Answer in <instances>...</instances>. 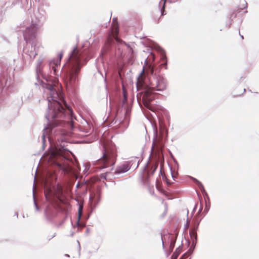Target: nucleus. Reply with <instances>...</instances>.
I'll list each match as a JSON object with an SVG mask.
<instances>
[{"instance_id": "26", "label": "nucleus", "mask_w": 259, "mask_h": 259, "mask_svg": "<svg viewBox=\"0 0 259 259\" xmlns=\"http://www.w3.org/2000/svg\"><path fill=\"white\" fill-rule=\"evenodd\" d=\"M208 209H209V208H208L207 207V206H206L205 209H204V212L203 213H204V214H203V217L206 214V213L207 212V211H208Z\"/></svg>"}, {"instance_id": "30", "label": "nucleus", "mask_w": 259, "mask_h": 259, "mask_svg": "<svg viewBox=\"0 0 259 259\" xmlns=\"http://www.w3.org/2000/svg\"><path fill=\"white\" fill-rule=\"evenodd\" d=\"M244 1V2L245 3V6H244L243 8H242L241 9H245L246 8H247V3L246 2V1L245 0H243Z\"/></svg>"}, {"instance_id": "2", "label": "nucleus", "mask_w": 259, "mask_h": 259, "mask_svg": "<svg viewBox=\"0 0 259 259\" xmlns=\"http://www.w3.org/2000/svg\"><path fill=\"white\" fill-rule=\"evenodd\" d=\"M82 58L81 53L75 47L69 55L68 62L62 68V77L68 92L73 93L78 85Z\"/></svg>"}, {"instance_id": "31", "label": "nucleus", "mask_w": 259, "mask_h": 259, "mask_svg": "<svg viewBox=\"0 0 259 259\" xmlns=\"http://www.w3.org/2000/svg\"><path fill=\"white\" fill-rule=\"evenodd\" d=\"M161 240H162V247L164 248V242H163V237H162V235H161Z\"/></svg>"}, {"instance_id": "8", "label": "nucleus", "mask_w": 259, "mask_h": 259, "mask_svg": "<svg viewBox=\"0 0 259 259\" xmlns=\"http://www.w3.org/2000/svg\"><path fill=\"white\" fill-rule=\"evenodd\" d=\"M131 167V165L130 164V162L126 161L118 166L115 169L114 174L115 175H119L121 174L126 172L130 170Z\"/></svg>"}, {"instance_id": "42", "label": "nucleus", "mask_w": 259, "mask_h": 259, "mask_svg": "<svg viewBox=\"0 0 259 259\" xmlns=\"http://www.w3.org/2000/svg\"><path fill=\"white\" fill-rule=\"evenodd\" d=\"M138 166V163L137 164L136 167H137Z\"/></svg>"}, {"instance_id": "33", "label": "nucleus", "mask_w": 259, "mask_h": 259, "mask_svg": "<svg viewBox=\"0 0 259 259\" xmlns=\"http://www.w3.org/2000/svg\"><path fill=\"white\" fill-rule=\"evenodd\" d=\"M113 20L114 22L116 21L117 22V18H114L113 19Z\"/></svg>"}, {"instance_id": "13", "label": "nucleus", "mask_w": 259, "mask_h": 259, "mask_svg": "<svg viewBox=\"0 0 259 259\" xmlns=\"http://www.w3.org/2000/svg\"><path fill=\"white\" fill-rule=\"evenodd\" d=\"M157 50L160 54L161 59L162 60H163V61H164L163 64L165 65H167L166 57L165 55V52L164 50L162 48L160 47L159 46L158 47Z\"/></svg>"}, {"instance_id": "21", "label": "nucleus", "mask_w": 259, "mask_h": 259, "mask_svg": "<svg viewBox=\"0 0 259 259\" xmlns=\"http://www.w3.org/2000/svg\"><path fill=\"white\" fill-rule=\"evenodd\" d=\"M175 242H176V241L174 240H171V242H170V245H169V248L170 249H171V250L172 251L175 247Z\"/></svg>"}, {"instance_id": "5", "label": "nucleus", "mask_w": 259, "mask_h": 259, "mask_svg": "<svg viewBox=\"0 0 259 259\" xmlns=\"http://www.w3.org/2000/svg\"><path fill=\"white\" fill-rule=\"evenodd\" d=\"M103 155L98 160V167L104 169L113 166L116 161V151L113 146L103 145Z\"/></svg>"}, {"instance_id": "4", "label": "nucleus", "mask_w": 259, "mask_h": 259, "mask_svg": "<svg viewBox=\"0 0 259 259\" xmlns=\"http://www.w3.org/2000/svg\"><path fill=\"white\" fill-rule=\"evenodd\" d=\"M34 16L36 19L35 23L26 26L25 30L23 31V37L26 43L35 38L38 28V25L35 23L37 22L39 23H43L46 19V12L43 8H40L34 12Z\"/></svg>"}, {"instance_id": "27", "label": "nucleus", "mask_w": 259, "mask_h": 259, "mask_svg": "<svg viewBox=\"0 0 259 259\" xmlns=\"http://www.w3.org/2000/svg\"><path fill=\"white\" fill-rule=\"evenodd\" d=\"M3 82L0 78V90H1V91L3 89Z\"/></svg>"}, {"instance_id": "32", "label": "nucleus", "mask_w": 259, "mask_h": 259, "mask_svg": "<svg viewBox=\"0 0 259 259\" xmlns=\"http://www.w3.org/2000/svg\"><path fill=\"white\" fill-rule=\"evenodd\" d=\"M164 10H163L162 9L161 10V13L162 15H164Z\"/></svg>"}, {"instance_id": "7", "label": "nucleus", "mask_w": 259, "mask_h": 259, "mask_svg": "<svg viewBox=\"0 0 259 259\" xmlns=\"http://www.w3.org/2000/svg\"><path fill=\"white\" fill-rule=\"evenodd\" d=\"M41 48L42 47L40 45L35 42H32L30 48L28 49L24 47L23 49L24 54L23 55L24 59H26V58L28 57L30 61L33 60L35 57L37 55L39 49Z\"/></svg>"}, {"instance_id": "18", "label": "nucleus", "mask_w": 259, "mask_h": 259, "mask_svg": "<svg viewBox=\"0 0 259 259\" xmlns=\"http://www.w3.org/2000/svg\"><path fill=\"white\" fill-rule=\"evenodd\" d=\"M181 252V249L180 247H178L176 249L175 251L172 254L171 259H177L178 256L179 255Z\"/></svg>"}, {"instance_id": "19", "label": "nucleus", "mask_w": 259, "mask_h": 259, "mask_svg": "<svg viewBox=\"0 0 259 259\" xmlns=\"http://www.w3.org/2000/svg\"><path fill=\"white\" fill-rule=\"evenodd\" d=\"M123 99L122 100V104L123 105L126 103L127 101V96L126 92L123 90Z\"/></svg>"}, {"instance_id": "23", "label": "nucleus", "mask_w": 259, "mask_h": 259, "mask_svg": "<svg viewBox=\"0 0 259 259\" xmlns=\"http://www.w3.org/2000/svg\"><path fill=\"white\" fill-rule=\"evenodd\" d=\"M33 199H34V205H35V208L36 209V210H39V207H38V206L37 205L35 200V198H34V196H33Z\"/></svg>"}, {"instance_id": "16", "label": "nucleus", "mask_w": 259, "mask_h": 259, "mask_svg": "<svg viewBox=\"0 0 259 259\" xmlns=\"http://www.w3.org/2000/svg\"><path fill=\"white\" fill-rule=\"evenodd\" d=\"M83 209L82 206L81 205H79V209H78V220L76 222V225L78 227H81L83 228L85 226V225L84 224H81L80 223V220L81 216V210Z\"/></svg>"}, {"instance_id": "3", "label": "nucleus", "mask_w": 259, "mask_h": 259, "mask_svg": "<svg viewBox=\"0 0 259 259\" xmlns=\"http://www.w3.org/2000/svg\"><path fill=\"white\" fill-rule=\"evenodd\" d=\"M149 84L146 85L142 92V102L148 109L151 110V102L154 99V91H163L167 87L166 80L161 76L149 78Z\"/></svg>"}, {"instance_id": "36", "label": "nucleus", "mask_w": 259, "mask_h": 259, "mask_svg": "<svg viewBox=\"0 0 259 259\" xmlns=\"http://www.w3.org/2000/svg\"><path fill=\"white\" fill-rule=\"evenodd\" d=\"M144 71V69H143V70H142V72H141V73L140 74V75H142V74L143 73Z\"/></svg>"}, {"instance_id": "39", "label": "nucleus", "mask_w": 259, "mask_h": 259, "mask_svg": "<svg viewBox=\"0 0 259 259\" xmlns=\"http://www.w3.org/2000/svg\"><path fill=\"white\" fill-rule=\"evenodd\" d=\"M74 235V233L72 232L71 234V236H73Z\"/></svg>"}, {"instance_id": "35", "label": "nucleus", "mask_w": 259, "mask_h": 259, "mask_svg": "<svg viewBox=\"0 0 259 259\" xmlns=\"http://www.w3.org/2000/svg\"><path fill=\"white\" fill-rule=\"evenodd\" d=\"M56 235V233H54L52 236V238H53L54 237H55Z\"/></svg>"}, {"instance_id": "17", "label": "nucleus", "mask_w": 259, "mask_h": 259, "mask_svg": "<svg viewBox=\"0 0 259 259\" xmlns=\"http://www.w3.org/2000/svg\"><path fill=\"white\" fill-rule=\"evenodd\" d=\"M160 132L162 138L167 135V131L165 126H160Z\"/></svg>"}, {"instance_id": "28", "label": "nucleus", "mask_w": 259, "mask_h": 259, "mask_svg": "<svg viewBox=\"0 0 259 259\" xmlns=\"http://www.w3.org/2000/svg\"><path fill=\"white\" fill-rule=\"evenodd\" d=\"M202 206H201L197 213V215H199V214H200L202 211Z\"/></svg>"}, {"instance_id": "40", "label": "nucleus", "mask_w": 259, "mask_h": 259, "mask_svg": "<svg viewBox=\"0 0 259 259\" xmlns=\"http://www.w3.org/2000/svg\"><path fill=\"white\" fill-rule=\"evenodd\" d=\"M79 187V184L78 183L77 185H76V187L78 188Z\"/></svg>"}, {"instance_id": "9", "label": "nucleus", "mask_w": 259, "mask_h": 259, "mask_svg": "<svg viewBox=\"0 0 259 259\" xmlns=\"http://www.w3.org/2000/svg\"><path fill=\"white\" fill-rule=\"evenodd\" d=\"M202 218L200 219L199 221H197L196 225L190 231V236L192 240V242L193 244L196 243L197 242V230L198 228V226L199 225V223L200 222Z\"/></svg>"}, {"instance_id": "38", "label": "nucleus", "mask_w": 259, "mask_h": 259, "mask_svg": "<svg viewBox=\"0 0 259 259\" xmlns=\"http://www.w3.org/2000/svg\"><path fill=\"white\" fill-rule=\"evenodd\" d=\"M137 100L138 101H139V97L138 95H137Z\"/></svg>"}, {"instance_id": "22", "label": "nucleus", "mask_w": 259, "mask_h": 259, "mask_svg": "<svg viewBox=\"0 0 259 259\" xmlns=\"http://www.w3.org/2000/svg\"><path fill=\"white\" fill-rule=\"evenodd\" d=\"M116 41L118 43L124 44L125 45H126L127 46V48H130V46L129 45L126 44L124 41H122L121 40H120L119 38H117L116 39Z\"/></svg>"}, {"instance_id": "14", "label": "nucleus", "mask_w": 259, "mask_h": 259, "mask_svg": "<svg viewBox=\"0 0 259 259\" xmlns=\"http://www.w3.org/2000/svg\"><path fill=\"white\" fill-rule=\"evenodd\" d=\"M45 197L47 201H51L53 199V193L50 188H47L45 191Z\"/></svg>"}, {"instance_id": "6", "label": "nucleus", "mask_w": 259, "mask_h": 259, "mask_svg": "<svg viewBox=\"0 0 259 259\" xmlns=\"http://www.w3.org/2000/svg\"><path fill=\"white\" fill-rule=\"evenodd\" d=\"M131 112V107L130 106H127L124 109V118L119 119L118 118L114 119L112 122H114L115 127H117L120 128V132H123L127 128L129 123L130 117ZM118 113L116 115V118L118 117Z\"/></svg>"}, {"instance_id": "25", "label": "nucleus", "mask_w": 259, "mask_h": 259, "mask_svg": "<svg viewBox=\"0 0 259 259\" xmlns=\"http://www.w3.org/2000/svg\"><path fill=\"white\" fill-rule=\"evenodd\" d=\"M148 71L152 75L153 74L154 69H153V68L150 67L149 68Z\"/></svg>"}, {"instance_id": "11", "label": "nucleus", "mask_w": 259, "mask_h": 259, "mask_svg": "<svg viewBox=\"0 0 259 259\" xmlns=\"http://www.w3.org/2000/svg\"><path fill=\"white\" fill-rule=\"evenodd\" d=\"M111 48V40H108L105 44L104 47L102 49L101 55L102 56L105 55L108 52L110 51Z\"/></svg>"}, {"instance_id": "15", "label": "nucleus", "mask_w": 259, "mask_h": 259, "mask_svg": "<svg viewBox=\"0 0 259 259\" xmlns=\"http://www.w3.org/2000/svg\"><path fill=\"white\" fill-rule=\"evenodd\" d=\"M157 166L158 164H154L151 166L150 170H148V171H147L146 179L148 180L150 177V175H152L154 173L156 169H157Z\"/></svg>"}, {"instance_id": "37", "label": "nucleus", "mask_w": 259, "mask_h": 259, "mask_svg": "<svg viewBox=\"0 0 259 259\" xmlns=\"http://www.w3.org/2000/svg\"><path fill=\"white\" fill-rule=\"evenodd\" d=\"M179 0H173V2L174 3H175V2H178Z\"/></svg>"}, {"instance_id": "1", "label": "nucleus", "mask_w": 259, "mask_h": 259, "mask_svg": "<svg viewBox=\"0 0 259 259\" xmlns=\"http://www.w3.org/2000/svg\"><path fill=\"white\" fill-rule=\"evenodd\" d=\"M45 58L40 56L37 61L36 73L37 82L36 85L41 84L42 87L46 88L49 90V97H48V110L46 114V118L48 123L45 126L42 135L43 142V149L45 142V135L51 133L56 126L59 124H63L65 127L73 130L74 124L73 121V112L70 109L64 100L62 93H58L51 84H46L44 85V82L39 78V75L42 76L41 64Z\"/></svg>"}, {"instance_id": "29", "label": "nucleus", "mask_w": 259, "mask_h": 259, "mask_svg": "<svg viewBox=\"0 0 259 259\" xmlns=\"http://www.w3.org/2000/svg\"><path fill=\"white\" fill-rule=\"evenodd\" d=\"M54 154H55V153H54V152H51V155H50V156L49 157V159L53 158Z\"/></svg>"}, {"instance_id": "24", "label": "nucleus", "mask_w": 259, "mask_h": 259, "mask_svg": "<svg viewBox=\"0 0 259 259\" xmlns=\"http://www.w3.org/2000/svg\"><path fill=\"white\" fill-rule=\"evenodd\" d=\"M155 137H154V140H153V145L154 144H155V142H156V140H157V131L155 132ZM153 147V146H152V148Z\"/></svg>"}, {"instance_id": "10", "label": "nucleus", "mask_w": 259, "mask_h": 259, "mask_svg": "<svg viewBox=\"0 0 259 259\" xmlns=\"http://www.w3.org/2000/svg\"><path fill=\"white\" fill-rule=\"evenodd\" d=\"M63 56V53H61L59 54V61L51 60L49 62L50 67H52V69L54 72V74L57 75V68L59 65L62 57Z\"/></svg>"}, {"instance_id": "41", "label": "nucleus", "mask_w": 259, "mask_h": 259, "mask_svg": "<svg viewBox=\"0 0 259 259\" xmlns=\"http://www.w3.org/2000/svg\"><path fill=\"white\" fill-rule=\"evenodd\" d=\"M240 36H241V37H242V38H243V36L242 35H240Z\"/></svg>"}, {"instance_id": "12", "label": "nucleus", "mask_w": 259, "mask_h": 259, "mask_svg": "<svg viewBox=\"0 0 259 259\" xmlns=\"http://www.w3.org/2000/svg\"><path fill=\"white\" fill-rule=\"evenodd\" d=\"M192 179L193 180V181L197 185V186H198L199 188L200 189V191L202 193L204 196L208 197L207 192L205 191L202 184L200 181H199L198 180H197L196 179H195L194 178H192Z\"/></svg>"}, {"instance_id": "20", "label": "nucleus", "mask_w": 259, "mask_h": 259, "mask_svg": "<svg viewBox=\"0 0 259 259\" xmlns=\"http://www.w3.org/2000/svg\"><path fill=\"white\" fill-rule=\"evenodd\" d=\"M109 174V172L108 171H106L104 173H103V174H101L100 175V177L101 179H105L106 180V176L107 175Z\"/></svg>"}, {"instance_id": "34", "label": "nucleus", "mask_w": 259, "mask_h": 259, "mask_svg": "<svg viewBox=\"0 0 259 259\" xmlns=\"http://www.w3.org/2000/svg\"><path fill=\"white\" fill-rule=\"evenodd\" d=\"M90 201H92V202L93 201V198H92V197H90Z\"/></svg>"}]
</instances>
